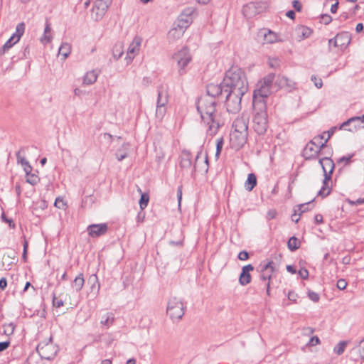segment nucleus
I'll return each mask as SVG.
<instances>
[{"label":"nucleus","instance_id":"1","mask_svg":"<svg viewBox=\"0 0 364 364\" xmlns=\"http://www.w3.org/2000/svg\"><path fill=\"white\" fill-rule=\"evenodd\" d=\"M224 88L223 81L220 84H208L206 87L207 95L200 97L197 102V110L208 127L207 134L212 136L223 125L220 113L216 109L215 98L224 93Z\"/></svg>","mask_w":364,"mask_h":364},{"label":"nucleus","instance_id":"2","mask_svg":"<svg viewBox=\"0 0 364 364\" xmlns=\"http://www.w3.org/2000/svg\"><path fill=\"white\" fill-rule=\"evenodd\" d=\"M224 91L247 92L248 81L245 72L237 66L231 67L223 78Z\"/></svg>","mask_w":364,"mask_h":364},{"label":"nucleus","instance_id":"3","mask_svg":"<svg viewBox=\"0 0 364 364\" xmlns=\"http://www.w3.org/2000/svg\"><path fill=\"white\" fill-rule=\"evenodd\" d=\"M255 115L253 117V128L258 134H264L268 128V119L266 104L256 103L253 106Z\"/></svg>","mask_w":364,"mask_h":364},{"label":"nucleus","instance_id":"4","mask_svg":"<svg viewBox=\"0 0 364 364\" xmlns=\"http://www.w3.org/2000/svg\"><path fill=\"white\" fill-rule=\"evenodd\" d=\"M186 304L180 297L173 296L167 302L166 313L173 321H178L182 318L185 314Z\"/></svg>","mask_w":364,"mask_h":364},{"label":"nucleus","instance_id":"5","mask_svg":"<svg viewBox=\"0 0 364 364\" xmlns=\"http://www.w3.org/2000/svg\"><path fill=\"white\" fill-rule=\"evenodd\" d=\"M168 100V89L163 85L158 87L155 116L159 121L163 119L166 113Z\"/></svg>","mask_w":364,"mask_h":364},{"label":"nucleus","instance_id":"6","mask_svg":"<svg viewBox=\"0 0 364 364\" xmlns=\"http://www.w3.org/2000/svg\"><path fill=\"white\" fill-rule=\"evenodd\" d=\"M226 94L225 105L227 111L230 113H237L241 109L242 97L246 92L237 91H224Z\"/></svg>","mask_w":364,"mask_h":364},{"label":"nucleus","instance_id":"7","mask_svg":"<svg viewBox=\"0 0 364 364\" xmlns=\"http://www.w3.org/2000/svg\"><path fill=\"white\" fill-rule=\"evenodd\" d=\"M39 355L46 360H52L56 355L58 351V347L52 341V337L48 341H43L39 343L36 348Z\"/></svg>","mask_w":364,"mask_h":364},{"label":"nucleus","instance_id":"8","mask_svg":"<svg viewBox=\"0 0 364 364\" xmlns=\"http://www.w3.org/2000/svg\"><path fill=\"white\" fill-rule=\"evenodd\" d=\"M173 59L178 67V73L181 75L185 73V67L191 61L192 56L189 49L183 47L173 55Z\"/></svg>","mask_w":364,"mask_h":364},{"label":"nucleus","instance_id":"9","mask_svg":"<svg viewBox=\"0 0 364 364\" xmlns=\"http://www.w3.org/2000/svg\"><path fill=\"white\" fill-rule=\"evenodd\" d=\"M112 0H96L92 9V17L95 21H100L105 16Z\"/></svg>","mask_w":364,"mask_h":364},{"label":"nucleus","instance_id":"10","mask_svg":"<svg viewBox=\"0 0 364 364\" xmlns=\"http://www.w3.org/2000/svg\"><path fill=\"white\" fill-rule=\"evenodd\" d=\"M319 140H321L320 137H314L306 145L303 151V156L305 159H311L316 157L321 149L323 148V144L316 143V141Z\"/></svg>","mask_w":364,"mask_h":364},{"label":"nucleus","instance_id":"11","mask_svg":"<svg viewBox=\"0 0 364 364\" xmlns=\"http://www.w3.org/2000/svg\"><path fill=\"white\" fill-rule=\"evenodd\" d=\"M258 88L254 91L253 94V106H256V103L262 102L266 104L264 99L271 93V87L258 83Z\"/></svg>","mask_w":364,"mask_h":364},{"label":"nucleus","instance_id":"12","mask_svg":"<svg viewBox=\"0 0 364 364\" xmlns=\"http://www.w3.org/2000/svg\"><path fill=\"white\" fill-rule=\"evenodd\" d=\"M248 132L232 131L230 133V144L235 149H239L247 142Z\"/></svg>","mask_w":364,"mask_h":364},{"label":"nucleus","instance_id":"13","mask_svg":"<svg viewBox=\"0 0 364 364\" xmlns=\"http://www.w3.org/2000/svg\"><path fill=\"white\" fill-rule=\"evenodd\" d=\"M249 117L247 114H242L240 117H237L232 123V131L242 132H248Z\"/></svg>","mask_w":364,"mask_h":364},{"label":"nucleus","instance_id":"14","mask_svg":"<svg viewBox=\"0 0 364 364\" xmlns=\"http://www.w3.org/2000/svg\"><path fill=\"white\" fill-rule=\"evenodd\" d=\"M193 12V10L191 8L185 9L178 18V27L185 31L192 22L191 14Z\"/></svg>","mask_w":364,"mask_h":364},{"label":"nucleus","instance_id":"15","mask_svg":"<svg viewBox=\"0 0 364 364\" xmlns=\"http://www.w3.org/2000/svg\"><path fill=\"white\" fill-rule=\"evenodd\" d=\"M87 232L92 237H97L104 235L108 230V225L106 223L92 224L87 228Z\"/></svg>","mask_w":364,"mask_h":364},{"label":"nucleus","instance_id":"16","mask_svg":"<svg viewBox=\"0 0 364 364\" xmlns=\"http://www.w3.org/2000/svg\"><path fill=\"white\" fill-rule=\"evenodd\" d=\"M350 41L351 36L348 32H341L334 38V47L343 49L350 44Z\"/></svg>","mask_w":364,"mask_h":364},{"label":"nucleus","instance_id":"17","mask_svg":"<svg viewBox=\"0 0 364 364\" xmlns=\"http://www.w3.org/2000/svg\"><path fill=\"white\" fill-rule=\"evenodd\" d=\"M141 43V38L139 36H135L132 42L129 44L127 50V59H129V62H131L136 53L139 50V47Z\"/></svg>","mask_w":364,"mask_h":364},{"label":"nucleus","instance_id":"18","mask_svg":"<svg viewBox=\"0 0 364 364\" xmlns=\"http://www.w3.org/2000/svg\"><path fill=\"white\" fill-rule=\"evenodd\" d=\"M253 270L254 267L250 264L245 265L242 268V272L239 277V283L242 286H245L251 282L252 277L250 272Z\"/></svg>","mask_w":364,"mask_h":364},{"label":"nucleus","instance_id":"19","mask_svg":"<svg viewBox=\"0 0 364 364\" xmlns=\"http://www.w3.org/2000/svg\"><path fill=\"white\" fill-rule=\"evenodd\" d=\"M261 4L259 3L250 2L242 9L245 16L250 17L261 12Z\"/></svg>","mask_w":364,"mask_h":364},{"label":"nucleus","instance_id":"20","mask_svg":"<svg viewBox=\"0 0 364 364\" xmlns=\"http://www.w3.org/2000/svg\"><path fill=\"white\" fill-rule=\"evenodd\" d=\"M319 163L322 166L324 177H326V175H329L330 178H331V174L333 173L335 166L333 161L331 158L324 157L319 160Z\"/></svg>","mask_w":364,"mask_h":364},{"label":"nucleus","instance_id":"21","mask_svg":"<svg viewBox=\"0 0 364 364\" xmlns=\"http://www.w3.org/2000/svg\"><path fill=\"white\" fill-rule=\"evenodd\" d=\"M272 264L273 262L269 261L262 267V274L260 276L262 280H268L269 282L272 277V274L274 272V267Z\"/></svg>","mask_w":364,"mask_h":364},{"label":"nucleus","instance_id":"22","mask_svg":"<svg viewBox=\"0 0 364 364\" xmlns=\"http://www.w3.org/2000/svg\"><path fill=\"white\" fill-rule=\"evenodd\" d=\"M261 33L264 36V41L267 43H274L277 41H281L278 38L277 34L271 30L263 29L261 31Z\"/></svg>","mask_w":364,"mask_h":364},{"label":"nucleus","instance_id":"23","mask_svg":"<svg viewBox=\"0 0 364 364\" xmlns=\"http://www.w3.org/2000/svg\"><path fill=\"white\" fill-rule=\"evenodd\" d=\"M192 165L191 155L189 151H183L181 154L180 166L183 168H190Z\"/></svg>","mask_w":364,"mask_h":364},{"label":"nucleus","instance_id":"24","mask_svg":"<svg viewBox=\"0 0 364 364\" xmlns=\"http://www.w3.org/2000/svg\"><path fill=\"white\" fill-rule=\"evenodd\" d=\"M296 32L299 40L301 41L304 38H309L312 33V30L306 26H300L296 28Z\"/></svg>","mask_w":364,"mask_h":364},{"label":"nucleus","instance_id":"25","mask_svg":"<svg viewBox=\"0 0 364 364\" xmlns=\"http://www.w3.org/2000/svg\"><path fill=\"white\" fill-rule=\"evenodd\" d=\"M185 31L178 27L176 25V27L171 29L168 33V38L170 41H176L180 38L184 33Z\"/></svg>","mask_w":364,"mask_h":364},{"label":"nucleus","instance_id":"26","mask_svg":"<svg viewBox=\"0 0 364 364\" xmlns=\"http://www.w3.org/2000/svg\"><path fill=\"white\" fill-rule=\"evenodd\" d=\"M98 77V73L96 70L87 72L83 78V83L85 85H92L96 82Z\"/></svg>","mask_w":364,"mask_h":364},{"label":"nucleus","instance_id":"27","mask_svg":"<svg viewBox=\"0 0 364 364\" xmlns=\"http://www.w3.org/2000/svg\"><path fill=\"white\" fill-rule=\"evenodd\" d=\"M331 180L330 176L326 175L323 181V186L318 193V195L321 197H326L331 193V188L328 186V181Z\"/></svg>","mask_w":364,"mask_h":364},{"label":"nucleus","instance_id":"28","mask_svg":"<svg viewBox=\"0 0 364 364\" xmlns=\"http://www.w3.org/2000/svg\"><path fill=\"white\" fill-rule=\"evenodd\" d=\"M85 279L82 274H79L73 280L72 283V287L76 290V291H80L84 285Z\"/></svg>","mask_w":364,"mask_h":364},{"label":"nucleus","instance_id":"29","mask_svg":"<svg viewBox=\"0 0 364 364\" xmlns=\"http://www.w3.org/2000/svg\"><path fill=\"white\" fill-rule=\"evenodd\" d=\"M257 184V178L254 173H249L245 183V187L248 191H251Z\"/></svg>","mask_w":364,"mask_h":364},{"label":"nucleus","instance_id":"30","mask_svg":"<svg viewBox=\"0 0 364 364\" xmlns=\"http://www.w3.org/2000/svg\"><path fill=\"white\" fill-rule=\"evenodd\" d=\"M71 52V46L68 43H63L59 48L58 54L63 57V60L66 59Z\"/></svg>","mask_w":364,"mask_h":364},{"label":"nucleus","instance_id":"31","mask_svg":"<svg viewBox=\"0 0 364 364\" xmlns=\"http://www.w3.org/2000/svg\"><path fill=\"white\" fill-rule=\"evenodd\" d=\"M25 31V23L23 22L19 23L16 28V32L12 35L16 38V42H18L21 37Z\"/></svg>","mask_w":364,"mask_h":364},{"label":"nucleus","instance_id":"32","mask_svg":"<svg viewBox=\"0 0 364 364\" xmlns=\"http://www.w3.org/2000/svg\"><path fill=\"white\" fill-rule=\"evenodd\" d=\"M349 343L348 341H340L336 346L334 347L333 351L336 354L340 355L343 353L346 347Z\"/></svg>","mask_w":364,"mask_h":364},{"label":"nucleus","instance_id":"33","mask_svg":"<svg viewBox=\"0 0 364 364\" xmlns=\"http://www.w3.org/2000/svg\"><path fill=\"white\" fill-rule=\"evenodd\" d=\"M114 320V317L113 314L107 313L105 315V318H102L100 323L103 326H105L107 328H109L113 323Z\"/></svg>","mask_w":364,"mask_h":364},{"label":"nucleus","instance_id":"34","mask_svg":"<svg viewBox=\"0 0 364 364\" xmlns=\"http://www.w3.org/2000/svg\"><path fill=\"white\" fill-rule=\"evenodd\" d=\"M277 83L279 87H289L291 86V81L289 80L285 76L279 75L277 80Z\"/></svg>","mask_w":364,"mask_h":364},{"label":"nucleus","instance_id":"35","mask_svg":"<svg viewBox=\"0 0 364 364\" xmlns=\"http://www.w3.org/2000/svg\"><path fill=\"white\" fill-rule=\"evenodd\" d=\"M299 245H300L299 241L294 236L290 237L289 241H288V242H287L288 248L290 250H291V251H294V250L299 249Z\"/></svg>","mask_w":364,"mask_h":364},{"label":"nucleus","instance_id":"36","mask_svg":"<svg viewBox=\"0 0 364 364\" xmlns=\"http://www.w3.org/2000/svg\"><path fill=\"white\" fill-rule=\"evenodd\" d=\"M275 75L274 73H269L267 76H265L262 80H261L259 83L263 85H266L269 87H272V84L274 80Z\"/></svg>","mask_w":364,"mask_h":364},{"label":"nucleus","instance_id":"37","mask_svg":"<svg viewBox=\"0 0 364 364\" xmlns=\"http://www.w3.org/2000/svg\"><path fill=\"white\" fill-rule=\"evenodd\" d=\"M16 43L17 42H16V38L11 36L10 38L2 46L1 50L0 51V54L5 53Z\"/></svg>","mask_w":364,"mask_h":364},{"label":"nucleus","instance_id":"38","mask_svg":"<svg viewBox=\"0 0 364 364\" xmlns=\"http://www.w3.org/2000/svg\"><path fill=\"white\" fill-rule=\"evenodd\" d=\"M123 49L122 44L115 45L113 48V56L116 60H118L123 55Z\"/></svg>","mask_w":364,"mask_h":364},{"label":"nucleus","instance_id":"39","mask_svg":"<svg viewBox=\"0 0 364 364\" xmlns=\"http://www.w3.org/2000/svg\"><path fill=\"white\" fill-rule=\"evenodd\" d=\"M149 200V196L147 193H141L139 200V206L141 210H144L148 205Z\"/></svg>","mask_w":364,"mask_h":364},{"label":"nucleus","instance_id":"40","mask_svg":"<svg viewBox=\"0 0 364 364\" xmlns=\"http://www.w3.org/2000/svg\"><path fill=\"white\" fill-rule=\"evenodd\" d=\"M3 327L4 334L10 336L14 333L15 330V325L14 323H6L3 326Z\"/></svg>","mask_w":364,"mask_h":364},{"label":"nucleus","instance_id":"41","mask_svg":"<svg viewBox=\"0 0 364 364\" xmlns=\"http://www.w3.org/2000/svg\"><path fill=\"white\" fill-rule=\"evenodd\" d=\"M26 177H27L26 181L31 185H36L40 181L39 177L35 173H31L28 174L26 176Z\"/></svg>","mask_w":364,"mask_h":364},{"label":"nucleus","instance_id":"42","mask_svg":"<svg viewBox=\"0 0 364 364\" xmlns=\"http://www.w3.org/2000/svg\"><path fill=\"white\" fill-rule=\"evenodd\" d=\"M89 282L92 283L91 288L92 289H94L95 288L97 289V291H99L100 289V283L98 282V279L96 274H92L89 278Z\"/></svg>","mask_w":364,"mask_h":364},{"label":"nucleus","instance_id":"43","mask_svg":"<svg viewBox=\"0 0 364 364\" xmlns=\"http://www.w3.org/2000/svg\"><path fill=\"white\" fill-rule=\"evenodd\" d=\"M223 142L224 141H223V137H220V138L217 139V141H216V153H215V156L217 158H218L219 155L221 153V151H222V149H223Z\"/></svg>","mask_w":364,"mask_h":364},{"label":"nucleus","instance_id":"44","mask_svg":"<svg viewBox=\"0 0 364 364\" xmlns=\"http://www.w3.org/2000/svg\"><path fill=\"white\" fill-rule=\"evenodd\" d=\"M358 120H360V118L359 117H351L350 119H348V120H346V122H344L339 127L340 129H344L346 126L349 125L350 123L352 122H358Z\"/></svg>","mask_w":364,"mask_h":364},{"label":"nucleus","instance_id":"45","mask_svg":"<svg viewBox=\"0 0 364 364\" xmlns=\"http://www.w3.org/2000/svg\"><path fill=\"white\" fill-rule=\"evenodd\" d=\"M269 65L272 68H278L280 65V62L278 58H269Z\"/></svg>","mask_w":364,"mask_h":364},{"label":"nucleus","instance_id":"46","mask_svg":"<svg viewBox=\"0 0 364 364\" xmlns=\"http://www.w3.org/2000/svg\"><path fill=\"white\" fill-rule=\"evenodd\" d=\"M54 205L60 209H64L66 206V203L60 198H57L55 200Z\"/></svg>","mask_w":364,"mask_h":364},{"label":"nucleus","instance_id":"47","mask_svg":"<svg viewBox=\"0 0 364 364\" xmlns=\"http://www.w3.org/2000/svg\"><path fill=\"white\" fill-rule=\"evenodd\" d=\"M356 348L358 349L361 359L364 360V339L359 343Z\"/></svg>","mask_w":364,"mask_h":364},{"label":"nucleus","instance_id":"48","mask_svg":"<svg viewBox=\"0 0 364 364\" xmlns=\"http://www.w3.org/2000/svg\"><path fill=\"white\" fill-rule=\"evenodd\" d=\"M309 204H310V202L306 203L304 204H300L297 206V210H296L299 212V215H301L303 213H305L306 211L308 210V208L306 206L309 205Z\"/></svg>","mask_w":364,"mask_h":364},{"label":"nucleus","instance_id":"49","mask_svg":"<svg viewBox=\"0 0 364 364\" xmlns=\"http://www.w3.org/2000/svg\"><path fill=\"white\" fill-rule=\"evenodd\" d=\"M16 157H17L18 163L21 164L23 167L26 166V165H28L29 164V162L24 157H23L20 155V151H18L16 154Z\"/></svg>","mask_w":364,"mask_h":364},{"label":"nucleus","instance_id":"50","mask_svg":"<svg viewBox=\"0 0 364 364\" xmlns=\"http://www.w3.org/2000/svg\"><path fill=\"white\" fill-rule=\"evenodd\" d=\"M311 80V81L314 82V85L317 88H321L323 86V82L321 78H318V77H316V76L312 75Z\"/></svg>","mask_w":364,"mask_h":364},{"label":"nucleus","instance_id":"51","mask_svg":"<svg viewBox=\"0 0 364 364\" xmlns=\"http://www.w3.org/2000/svg\"><path fill=\"white\" fill-rule=\"evenodd\" d=\"M308 296L309 298L314 302H318L319 301V295L314 291H309Z\"/></svg>","mask_w":364,"mask_h":364},{"label":"nucleus","instance_id":"52","mask_svg":"<svg viewBox=\"0 0 364 364\" xmlns=\"http://www.w3.org/2000/svg\"><path fill=\"white\" fill-rule=\"evenodd\" d=\"M320 343V339L318 336H315L310 338L309 341L307 346H315Z\"/></svg>","mask_w":364,"mask_h":364},{"label":"nucleus","instance_id":"53","mask_svg":"<svg viewBox=\"0 0 364 364\" xmlns=\"http://www.w3.org/2000/svg\"><path fill=\"white\" fill-rule=\"evenodd\" d=\"M115 155H116V158L117 159V160L121 161L127 156V152L122 151L121 150H118L116 152Z\"/></svg>","mask_w":364,"mask_h":364},{"label":"nucleus","instance_id":"54","mask_svg":"<svg viewBox=\"0 0 364 364\" xmlns=\"http://www.w3.org/2000/svg\"><path fill=\"white\" fill-rule=\"evenodd\" d=\"M347 282L344 279H340L338 280L336 287L341 290H343L346 288Z\"/></svg>","mask_w":364,"mask_h":364},{"label":"nucleus","instance_id":"55","mask_svg":"<svg viewBox=\"0 0 364 364\" xmlns=\"http://www.w3.org/2000/svg\"><path fill=\"white\" fill-rule=\"evenodd\" d=\"M353 156H354V154H351L347 156H343L338 159V163L344 162L346 164H348L350 161L351 158L353 157Z\"/></svg>","mask_w":364,"mask_h":364},{"label":"nucleus","instance_id":"56","mask_svg":"<svg viewBox=\"0 0 364 364\" xmlns=\"http://www.w3.org/2000/svg\"><path fill=\"white\" fill-rule=\"evenodd\" d=\"M1 218L4 222L9 223L11 228H14L15 227L14 221L11 219L7 218L4 212L2 213Z\"/></svg>","mask_w":364,"mask_h":364},{"label":"nucleus","instance_id":"57","mask_svg":"<svg viewBox=\"0 0 364 364\" xmlns=\"http://www.w3.org/2000/svg\"><path fill=\"white\" fill-rule=\"evenodd\" d=\"M237 257L240 260L242 261L247 260L249 258V253L245 250H242L240 252Z\"/></svg>","mask_w":364,"mask_h":364},{"label":"nucleus","instance_id":"58","mask_svg":"<svg viewBox=\"0 0 364 364\" xmlns=\"http://www.w3.org/2000/svg\"><path fill=\"white\" fill-rule=\"evenodd\" d=\"M277 211L275 210H269L267 213V219L268 220L274 219L277 215Z\"/></svg>","mask_w":364,"mask_h":364},{"label":"nucleus","instance_id":"59","mask_svg":"<svg viewBox=\"0 0 364 364\" xmlns=\"http://www.w3.org/2000/svg\"><path fill=\"white\" fill-rule=\"evenodd\" d=\"M297 297H298L297 294L295 292L292 291H290L288 293V299L289 301H291L296 303Z\"/></svg>","mask_w":364,"mask_h":364},{"label":"nucleus","instance_id":"60","mask_svg":"<svg viewBox=\"0 0 364 364\" xmlns=\"http://www.w3.org/2000/svg\"><path fill=\"white\" fill-rule=\"evenodd\" d=\"M314 332V328L311 327H304L302 329V333L305 336H310Z\"/></svg>","mask_w":364,"mask_h":364},{"label":"nucleus","instance_id":"61","mask_svg":"<svg viewBox=\"0 0 364 364\" xmlns=\"http://www.w3.org/2000/svg\"><path fill=\"white\" fill-rule=\"evenodd\" d=\"M299 274L302 279H306L309 277V272L307 269L303 268L299 271Z\"/></svg>","mask_w":364,"mask_h":364},{"label":"nucleus","instance_id":"62","mask_svg":"<svg viewBox=\"0 0 364 364\" xmlns=\"http://www.w3.org/2000/svg\"><path fill=\"white\" fill-rule=\"evenodd\" d=\"M52 40V36L47 35L46 33H44L43 36L41 37V41L43 43H47L50 42Z\"/></svg>","mask_w":364,"mask_h":364},{"label":"nucleus","instance_id":"63","mask_svg":"<svg viewBox=\"0 0 364 364\" xmlns=\"http://www.w3.org/2000/svg\"><path fill=\"white\" fill-rule=\"evenodd\" d=\"M292 6L297 11H301V4L298 0H294L292 1Z\"/></svg>","mask_w":364,"mask_h":364},{"label":"nucleus","instance_id":"64","mask_svg":"<svg viewBox=\"0 0 364 364\" xmlns=\"http://www.w3.org/2000/svg\"><path fill=\"white\" fill-rule=\"evenodd\" d=\"M10 345L9 341L0 342V352H2L8 348Z\"/></svg>","mask_w":364,"mask_h":364}]
</instances>
